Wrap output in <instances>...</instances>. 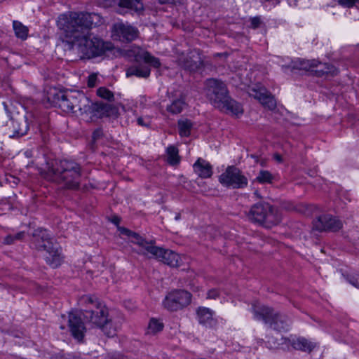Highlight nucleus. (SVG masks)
I'll list each match as a JSON object with an SVG mask.
<instances>
[{
  "label": "nucleus",
  "instance_id": "9d476101",
  "mask_svg": "<svg viewBox=\"0 0 359 359\" xmlns=\"http://www.w3.org/2000/svg\"><path fill=\"white\" fill-rule=\"evenodd\" d=\"M219 182L226 187L232 189H243L248 186V178L241 170L236 166H228L219 176Z\"/></svg>",
  "mask_w": 359,
  "mask_h": 359
},
{
  "label": "nucleus",
  "instance_id": "f704fd0d",
  "mask_svg": "<svg viewBox=\"0 0 359 359\" xmlns=\"http://www.w3.org/2000/svg\"><path fill=\"white\" fill-rule=\"evenodd\" d=\"M97 94L100 97L109 101H111L114 98L112 91H97Z\"/></svg>",
  "mask_w": 359,
  "mask_h": 359
},
{
  "label": "nucleus",
  "instance_id": "ddd939ff",
  "mask_svg": "<svg viewBox=\"0 0 359 359\" xmlns=\"http://www.w3.org/2000/svg\"><path fill=\"white\" fill-rule=\"evenodd\" d=\"M149 255L150 258H156L172 267L178 266L181 259L180 255L176 252L170 250L158 248L156 245L150 249Z\"/></svg>",
  "mask_w": 359,
  "mask_h": 359
},
{
  "label": "nucleus",
  "instance_id": "864d4df0",
  "mask_svg": "<svg viewBox=\"0 0 359 359\" xmlns=\"http://www.w3.org/2000/svg\"><path fill=\"white\" fill-rule=\"evenodd\" d=\"M4 105L5 107V109H7V105H6V104L5 102H4Z\"/></svg>",
  "mask_w": 359,
  "mask_h": 359
},
{
  "label": "nucleus",
  "instance_id": "473e14b6",
  "mask_svg": "<svg viewBox=\"0 0 359 359\" xmlns=\"http://www.w3.org/2000/svg\"><path fill=\"white\" fill-rule=\"evenodd\" d=\"M185 106V102L184 99L182 97L177 100H174L172 104L168 107V110L172 114H179L180 113L184 107Z\"/></svg>",
  "mask_w": 359,
  "mask_h": 359
},
{
  "label": "nucleus",
  "instance_id": "37998d69",
  "mask_svg": "<svg viewBox=\"0 0 359 359\" xmlns=\"http://www.w3.org/2000/svg\"><path fill=\"white\" fill-rule=\"evenodd\" d=\"M273 157H274L275 160L276 161H278V163H281L283 161V158H282L281 155H280L279 154H275L273 155Z\"/></svg>",
  "mask_w": 359,
  "mask_h": 359
},
{
  "label": "nucleus",
  "instance_id": "bb28decb",
  "mask_svg": "<svg viewBox=\"0 0 359 359\" xmlns=\"http://www.w3.org/2000/svg\"><path fill=\"white\" fill-rule=\"evenodd\" d=\"M119 6L135 11V12H140L143 10L142 0H120Z\"/></svg>",
  "mask_w": 359,
  "mask_h": 359
},
{
  "label": "nucleus",
  "instance_id": "f3484780",
  "mask_svg": "<svg viewBox=\"0 0 359 359\" xmlns=\"http://www.w3.org/2000/svg\"><path fill=\"white\" fill-rule=\"evenodd\" d=\"M249 93L250 97L257 100L265 108L273 110L276 107V100L269 91H252Z\"/></svg>",
  "mask_w": 359,
  "mask_h": 359
},
{
  "label": "nucleus",
  "instance_id": "412c9836",
  "mask_svg": "<svg viewBox=\"0 0 359 359\" xmlns=\"http://www.w3.org/2000/svg\"><path fill=\"white\" fill-rule=\"evenodd\" d=\"M130 238L133 243L137 244L141 248V253L144 255H149L150 249L154 246L153 242H148L145 241L135 232L133 233Z\"/></svg>",
  "mask_w": 359,
  "mask_h": 359
},
{
  "label": "nucleus",
  "instance_id": "f8f14e48",
  "mask_svg": "<svg viewBox=\"0 0 359 359\" xmlns=\"http://www.w3.org/2000/svg\"><path fill=\"white\" fill-rule=\"evenodd\" d=\"M342 226V222L331 215H320L313 222V230L320 232H336L340 230Z\"/></svg>",
  "mask_w": 359,
  "mask_h": 359
},
{
  "label": "nucleus",
  "instance_id": "7ed1b4c3",
  "mask_svg": "<svg viewBox=\"0 0 359 359\" xmlns=\"http://www.w3.org/2000/svg\"><path fill=\"white\" fill-rule=\"evenodd\" d=\"M83 301L87 304V308L83 311L84 319L93 326L99 327L108 337L116 334V327L109 318L108 309L97 298L86 296Z\"/></svg>",
  "mask_w": 359,
  "mask_h": 359
},
{
  "label": "nucleus",
  "instance_id": "de8ad7c7",
  "mask_svg": "<svg viewBox=\"0 0 359 359\" xmlns=\"http://www.w3.org/2000/svg\"><path fill=\"white\" fill-rule=\"evenodd\" d=\"M254 194H255L257 198H262L261 195L259 194V193L257 191H255V193H254Z\"/></svg>",
  "mask_w": 359,
  "mask_h": 359
},
{
  "label": "nucleus",
  "instance_id": "c85d7f7f",
  "mask_svg": "<svg viewBox=\"0 0 359 359\" xmlns=\"http://www.w3.org/2000/svg\"><path fill=\"white\" fill-rule=\"evenodd\" d=\"M275 177L268 170H262L259 172L253 182H258L260 184H271Z\"/></svg>",
  "mask_w": 359,
  "mask_h": 359
},
{
  "label": "nucleus",
  "instance_id": "4c0bfd02",
  "mask_svg": "<svg viewBox=\"0 0 359 359\" xmlns=\"http://www.w3.org/2000/svg\"><path fill=\"white\" fill-rule=\"evenodd\" d=\"M359 0H339V3L346 7H352Z\"/></svg>",
  "mask_w": 359,
  "mask_h": 359
},
{
  "label": "nucleus",
  "instance_id": "4468645a",
  "mask_svg": "<svg viewBox=\"0 0 359 359\" xmlns=\"http://www.w3.org/2000/svg\"><path fill=\"white\" fill-rule=\"evenodd\" d=\"M67 91H47V102L50 104L60 108L64 111H72L74 108V102L68 98Z\"/></svg>",
  "mask_w": 359,
  "mask_h": 359
},
{
  "label": "nucleus",
  "instance_id": "a19ab883",
  "mask_svg": "<svg viewBox=\"0 0 359 359\" xmlns=\"http://www.w3.org/2000/svg\"><path fill=\"white\" fill-rule=\"evenodd\" d=\"M208 299H216L219 296V292L216 289L210 290L207 294Z\"/></svg>",
  "mask_w": 359,
  "mask_h": 359
},
{
  "label": "nucleus",
  "instance_id": "c756f323",
  "mask_svg": "<svg viewBox=\"0 0 359 359\" xmlns=\"http://www.w3.org/2000/svg\"><path fill=\"white\" fill-rule=\"evenodd\" d=\"M168 162L169 164L174 165L180 162V156L178 155V149L174 146H170L167 148Z\"/></svg>",
  "mask_w": 359,
  "mask_h": 359
},
{
  "label": "nucleus",
  "instance_id": "f03ea898",
  "mask_svg": "<svg viewBox=\"0 0 359 359\" xmlns=\"http://www.w3.org/2000/svg\"><path fill=\"white\" fill-rule=\"evenodd\" d=\"M41 175L63 189L78 190L81 185L82 168L72 160L48 158Z\"/></svg>",
  "mask_w": 359,
  "mask_h": 359
},
{
  "label": "nucleus",
  "instance_id": "a878e982",
  "mask_svg": "<svg viewBox=\"0 0 359 359\" xmlns=\"http://www.w3.org/2000/svg\"><path fill=\"white\" fill-rule=\"evenodd\" d=\"M177 125L179 128V134L181 137H189L191 135V130L193 128V123L190 120H179Z\"/></svg>",
  "mask_w": 359,
  "mask_h": 359
},
{
  "label": "nucleus",
  "instance_id": "ea45409f",
  "mask_svg": "<svg viewBox=\"0 0 359 359\" xmlns=\"http://www.w3.org/2000/svg\"><path fill=\"white\" fill-rule=\"evenodd\" d=\"M261 25V20L259 17H255L251 19V27L256 29Z\"/></svg>",
  "mask_w": 359,
  "mask_h": 359
},
{
  "label": "nucleus",
  "instance_id": "6e6552de",
  "mask_svg": "<svg viewBox=\"0 0 359 359\" xmlns=\"http://www.w3.org/2000/svg\"><path fill=\"white\" fill-rule=\"evenodd\" d=\"M285 68L290 69L292 72L295 69L305 70L309 72L310 74L316 75L318 77H332L337 74L338 70L334 66L330 64H321L316 60H298L292 61Z\"/></svg>",
  "mask_w": 359,
  "mask_h": 359
},
{
  "label": "nucleus",
  "instance_id": "aec40b11",
  "mask_svg": "<svg viewBox=\"0 0 359 359\" xmlns=\"http://www.w3.org/2000/svg\"><path fill=\"white\" fill-rule=\"evenodd\" d=\"M194 170L202 178L210 177L212 175V165L201 158H199L194 164Z\"/></svg>",
  "mask_w": 359,
  "mask_h": 359
},
{
  "label": "nucleus",
  "instance_id": "f257e3e1",
  "mask_svg": "<svg viewBox=\"0 0 359 359\" xmlns=\"http://www.w3.org/2000/svg\"><path fill=\"white\" fill-rule=\"evenodd\" d=\"M103 22V18L95 13L71 12L61 15L57 25L65 31L66 48L75 50L81 55V58L90 59L102 55L109 57L111 53H119L111 43L91 37L90 29Z\"/></svg>",
  "mask_w": 359,
  "mask_h": 359
},
{
  "label": "nucleus",
  "instance_id": "a211bd4d",
  "mask_svg": "<svg viewBox=\"0 0 359 359\" xmlns=\"http://www.w3.org/2000/svg\"><path fill=\"white\" fill-rule=\"evenodd\" d=\"M115 30L119 40L123 42H130L137 37L138 31L136 28L123 23L116 25Z\"/></svg>",
  "mask_w": 359,
  "mask_h": 359
},
{
  "label": "nucleus",
  "instance_id": "2eb2a0df",
  "mask_svg": "<svg viewBox=\"0 0 359 359\" xmlns=\"http://www.w3.org/2000/svg\"><path fill=\"white\" fill-rule=\"evenodd\" d=\"M90 113L97 118H103L104 117L116 118L118 114V109L111 104L96 102L92 104Z\"/></svg>",
  "mask_w": 359,
  "mask_h": 359
},
{
  "label": "nucleus",
  "instance_id": "e433bc0d",
  "mask_svg": "<svg viewBox=\"0 0 359 359\" xmlns=\"http://www.w3.org/2000/svg\"><path fill=\"white\" fill-rule=\"evenodd\" d=\"M103 136V130L99 128L95 130L93 133L92 139L94 142L100 140Z\"/></svg>",
  "mask_w": 359,
  "mask_h": 359
},
{
  "label": "nucleus",
  "instance_id": "c9c22d12",
  "mask_svg": "<svg viewBox=\"0 0 359 359\" xmlns=\"http://www.w3.org/2000/svg\"><path fill=\"white\" fill-rule=\"evenodd\" d=\"M97 80V74H90L88 79V87L90 88L95 87Z\"/></svg>",
  "mask_w": 359,
  "mask_h": 359
},
{
  "label": "nucleus",
  "instance_id": "4be33fe9",
  "mask_svg": "<svg viewBox=\"0 0 359 359\" xmlns=\"http://www.w3.org/2000/svg\"><path fill=\"white\" fill-rule=\"evenodd\" d=\"M130 238L133 243L137 244L141 248V253L144 255H149L150 249L154 246L153 242H148L145 241L135 232L133 233Z\"/></svg>",
  "mask_w": 359,
  "mask_h": 359
},
{
  "label": "nucleus",
  "instance_id": "c03bdc74",
  "mask_svg": "<svg viewBox=\"0 0 359 359\" xmlns=\"http://www.w3.org/2000/svg\"><path fill=\"white\" fill-rule=\"evenodd\" d=\"M159 2H160L161 4H175V0H159Z\"/></svg>",
  "mask_w": 359,
  "mask_h": 359
},
{
  "label": "nucleus",
  "instance_id": "393cba45",
  "mask_svg": "<svg viewBox=\"0 0 359 359\" xmlns=\"http://www.w3.org/2000/svg\"><path fill=\"white\" fill-rule=\"evenodd\" d=\"M179 62L182 67L189 72L196 71L198 69L200 68L202 64V62H198L192 60V59L188 56L182 57V58H180Z\"/></svg>",
  "mask_w": 359,
  "mask_h": 359
},
{
  "label": "nucleus",
  "instance_id": "1a4fd4ad",
  "mask_svg": "<svg viewBox=\"0 0 359 359\" xmlns=\"http://www.w3.org/2000/svg\"><path fill=\"white\" fill-rule=\"evenodd\" d=\"M207 96L215 107L222 111L236 115L243 113L241 106L229 96L228 91H209Z\"/></svg>",
  "mask_w": 359,
  "mask_h": 359
},
{
  "label": "nucleus",
  "instance_id": "dca6fc26",
  "mask_svg": "<svg viewBox=\"0 0 359 359\" xmlns=\"http://www.w3.org/2000/svg\"><path fill=\"white\" fill-rule=\"evenodd\" d=\"M68 323L72 337L79 342H83L86 329L81 318L73 313H69Z\"/></svg>",
  "mask_w": 359,
  "mask_h": 359
},
{
  "label": "nucleus",
  "instance_id": "603ef678",
  "mask_svg": "<svg viewBox=\"0 0 359 359\" xmlns=\"http://www.w3.org/2000/svg\"><path fill=\"white\" fill-rule=\"evenodd\" d=\"M359 88V83H357L356 86H353V88Z\"/></svg>",
  "mask_w": 359,
  "mask_h": 359
},
{
  "label": "nucleus",
  "instance_id": "2f4dec72",
  "mask_svg": "<svg viewBox=\"0 0 359 359\" xmlns=\"http://www.w3.org/2000/svg\"><path fill=\"white\" fill-rule=\"evenodd\" d=\"M26 237V233L25 231H20L14 235L9 234L4 238V243L6 245H12L15 243L17 241H22Z\"/></svg>",
  "mask_w": 359,
  "mask_h": 359
},
{
  "label": "nucleus",
  "instance_id": "79ce46f5",
  "mask_svg": "<svg viewBox=\"0 0 359 359\" xmlns=\"http://www.w3.org/2000/svg\"><path fill=\"white\" fill-rule=\"evenodd\" d=\"M120 221H121L120 218L117 216H114L111 219V222L117 226L118 225Z\"/></svg>",
  "mask_w": 359,
  "mask_h": 359
},
{
  "label": "nucleus",
  "instance_id": "9b49d317",
  "mask_svg": "<svg viewBox=\"0 0 359 359\" xmlns=\"http://www.w3.org/2000/svg\"><path fill=\"white\" fill-rule=\"evenodd\" d=\"M191 299L190 292L184 290H175L166 295L163 306L170 311H177L187 306L191 303Z\"/></svg>",
  "mask_w": 359,
  "mask_h": 359
},
{
  "label": "nucleus",
  "instance_id": "a18cd8bd",
  "mask_svg": "<svg viewBox=\"0 0 359 359\" xmlns=\"http://www.w3.org/2000/svg\"><path fill=\"white\" fill-rule=\"evenodd\" d=\"M137 123L140 125V126H145V123H144V119L142 117H139L137 118Z\"/></svg>",
  "mask_w": 359,
  "mask_h": 359
},
{
  "label": "nucleus",
  "instance_id": "58836bf2",
  "mask_svg": "<svg viewBox=\"0 0 359 359\" xmlns=\"http://www.w3.org/2000/svg\"><path fill=\"white\" fill-rule=\"evenodd\" d=\"M118 230L119 231L121 234L128 236V237H131L133 231L122 226H118Z\"/></svg>",
  "mask_w": 359,
  "mask_h": 359
},
{
  "label": "nucleus",
  "instance_id": "72a5a7b5",
  "mask_svg": "<svg viewBox=\"0 0 359 359\" xmlns=\"http://www.w3.org/2000/svg\"><path fill=\"white\" fill-rule=\"evenodd\" d=\"M163 328V324L159 320L152 318L148 325V333L156 334L161 331Z\"/></svg>",
  "mask_w": 359,
  "mask_h": 359
},
{
  "label": "nucleus",
  "instance_id": "5701e85b",
  "mask_svg": "<svg viewBox=\"0 0 359 359\" xmlns=\"http://www.w3.org/2000/svg\"><path fill=\"white\" fill-rule=\"evenodd\" d=\"M291 344L294 349L309 353L311 352L316 347L315 344L309 341L303 337H299L296 340H293Z\"/></svg>",
  "mask_w": 359,
  "mask_h": 359
},
{
  "label": "nucleus",
  "instance_id": "3c124183",
  "mask_svg": "<svg viewBox=\"0 0 359 359\" xmlns=\"http://www.w3.org/2000/svg\"><path fill=\"white\" fill-rule=\"evenodd\" d=\"M97 90H107V89L105 87H100Z\"/></svg>",
  "mask_w": 359,
  "mask_h": 359
},
{
  "label": "nucleus",
  "instance_id": "0eeeda50",
  "mask_svg": "<svg viewBox=\"0 0 359 359\" xmlns=\"http://www.w3.org/2000/svg\"><path fill=\"white\" fill-rule=\"evenodd\" d=\"M252 311L255 318L262 320L273 330L278 332L288 330L290 321L285 315L266 306H257L253 305Z\"/></svg>",
  "mask_w": 359,
  "mask_h": 359
},
{
  "label": "nucleus",
  "instance_id": "423d86ee",
  "mask_svg": "<svg viewBox=\"0 0 359 359\" xmlns=\"http://www.w3.org/2000/svg\"><path fill=\"white\" fill-rule=\"evenodd\" d=\"M126 55L128 57L137 62L143 60L146 64L134 65L128 67L126 69L127 77L135 76L137 77L147 78L150 74L149 66L154 68H158L161 66L158 58L151 55L148 51L140 47H134L126 50Z\"/></svg>",
  "mask_w": 359,
  "mask_h": 359
},
{
  "label": "nucleus",
  "instance_id": "b1692460",
  "mask_svg": "<svg viewBox=\"0 0 359 359\" xmlns=\"http://www.w3.org/2000/svg\"><path fill=\"white\" fill-rule=\"evenodd\" d=\"M197 315L199 323L205 325H210L213 320L212 311L206 307H199L197 310Z\"/></svg>",
  "mask_w": 359,
  "mask_h": 359
},
{
  "label": "nucleus",
  "instance_id": "7c9ffc66",
  "mask_svg": "<svg viewBox=\"0 0 359 359\" xmlns=\"http://www.w3.org/2000/svg\"><path fill=\"white\" fill-rule=\"evenodd\" d=\"M205 87L208 90H224L226 88V86L223 81L213 78L206 80Z\"/></svg>",
  "mask_w": 359,
  "mask_h": 359
},
{
  "label": "nucleus",
  "instance_id": "39448f33",
  "mask_svg": "<svg viewBox=\"0 0 359 359\" xmlns=\"http://www.w3.org/2000/svg\"><path fill=\"white\" fill-rule=\"evenodd\" d=\"M246 217L251 222L268 229L278 225L282 220L278 208L265 201L252 205Z\"/></svg>",
  "mask_w": 359,
  "mask_h": 359
},
{
  "label": "nucleus",
  "instance_id": "20e7f679",
  "mask_svg": "<svg viewBox=\"0 0 359 359\" xmlns=\"http://www.w3.org/2000/svg\"><path fill=\"white\" fill-rule=\"evenodd\" d=\"M31 244L38 251H46V261L53 268L60 265L62 262L61 248L46 229L39 228L32 233Z\"/></svg>",
  "mask_w": 359,
  "mask_h": 359
},
{
  "label": "nucleus",
  "instance_id": "6ab92c4d",
  "mask_svg": "<svg viewBox=\"0 0 359 359\" xmlns=\"http://www.w3.org/2000/svg\"><path fill=\"white\" fill-rule=\"evenodd\" d=\"M13 131L10 134V137H20L27 134L29 125L26 116H19L12 121Z\"/></svg>",
  "mask_w": 359,
  "mask_h": 359
},
{
  "label": "nucleus",
  "instance_id": "09e8293b",
  "mask_svg": "<svg viewBox=\"0 0 359 359\" xmlns=\"http://www.w3.org/2000/svg\"><path fill=\"white\" fill-rule=\"evenodd\" d=\"M180 217H181L180 213H177V214L176 215V216H175V219L176 220H178V219H180Z\"/></svg>",
  "mask_w": 359,
  "mask_h": 359
},
{
  "label": "nucleus",
  "instance_id": "cd10ccee",
  "mask_svg": "<svg viewBox=\"0 0 359 359\" xmlns=\"http://www.w3.org/2000/svg\"><path fill=\"white\" fill-rule=\"evenodd\" d=\"M13 29L15 36L22 40L27 39L28 35V28L22 25L20 22L14 20L13 22Z\"/></svg>",
  "mask_w": 359,
  "mask_h": 359
},
{
  "label": "nucleus",
  "instance_id": "8fccbe9b",
  "mask_svg": "<svg viewBox=\"0 0 359 359\" xmlns=\"http://www.w3.org/2000/svg\"><path fill=\"white\" fill-rule=\"evenodd\" d=\"M268 343L269 344V348H275V347H276V346H275V345H276V343H275V342L273 343L274 346H273L270 344V341H268Z\"/></svg>",
  "mask_w": 359,
  "mask_h": 359
},
{
  "label": "nucleus",
  "instance_id": "49530a36",
  "mask_svg": "<svg viewBox=\"0 0 359 359\" xmlns=\"http://www.w3.org/2000/svg\"><path fill=\"white\" fill-rule=\"evenodd\" d=\"M350 283L356 287H359V283L357 280H350Z\"/></svg>",
  "mask_w": 359,
  "mask_h": 359
}]
</instances>
